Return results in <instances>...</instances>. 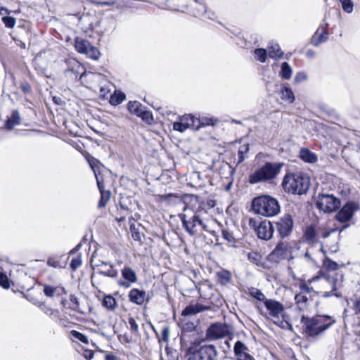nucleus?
<instances>
[{"label":"nucleus","mask_w":360,"mask_h":360,"mask_svg":"<svg viewBox=\"0 0 360 360\" xmlns=\"http://www.w3.org/2000/svg\"><path fill=\"white\" fill-rule=\"evenodd\" d=\"M182 223V227L186 232L192 237L199 236L202 231H207V225L201 218L200 210L195 211L185 205L183 212L178 214Z\"/></svg>","instance_id":"f257e3e1"},{"label":"nucleus","mask_w":360,"mask_h":360,"mask_svg":"<svg viewBox=\"0 0 360 360\" xmlns=\"http://www.w3.org/2000/svg\"><path fill=\"white\" fill-rule=\"evenodd\" d=\"M336 321L328 315H317L308 318L302 316L301 323L306 335L315 338L331 327Z\"/></svg>","instance_id":"f03ea898"},{"label":"nucleus","mask_w":360,"mask_h":360,"mask_svg":"<svg viewBox=\"0 0 360 360\" xmlns=\"http://www.w3.org/2000/svg\"><path fill=\"white\" fill-rule=\"evenodd\" d=\"M282 186L286 193L302 195L309 188V179L302 172L287 173L283 177Z\"/></svg>","instance_id":"7ed1b4c3"},{"label":"nucleus","mask_w":360,"mask_h":360,"mask_svg":"<svg viewBox=\"0 0 360 360\" xmlns=\"http://www.w3.org/2000/svg\"><path fill=\"white\" fill-rule=\"evenodd\" d=\"M283 166L281 162H266L249 175L248 182L250 184L269 182L279 174Z\"/></svg>","instance_id":"20e7f679"},{"label":"nucleus","mask_w":360,"mask_h":360,"mask_svg":"<svg viewBox=\"0 0 360 360\" xmlns=\"http://www.w3.org/2000/svg\"><path fill=\"white\" fill-rule=\"evenodd\" d=\"M252 210L264 217H273L280 212L278 200L269 195H261L255 198L252 202Z\"/></svg>","instance_id":"39448f33"},{"label":"nucleus","mask_w":360,"mask_h":360,"mask_svg":"<svg viewBox=\"0 0 360 360\" xmlns=\"http://www.w3.org/2000/svg\"><path fill=\"white\" fill-rule=\"evenodd\" d=\"M264 304L268 311V314L266 315V317L271 319L274 324L284 328V325L288 324V323L280 319L283 316V313L285 311L283 304L278 301L271 299L265 300Z\"/></svg>","instance_id":"423d86ee"},{"label":"nucleus","mask_w":360,"mask_h":360,"mask_svg":"<svg viewBox=\"0 0 360 360\" xmlns=\"http://www.w3.org/2000/svg\"><path fill=\"white\" fill-rule=\"evenodd\" d=\"M218 352L213 345H205L198 349L189 347L186 351L187 360H216Z\"/></svg>","instance_id":"0eeeda50"},{"label":"nucleus","mask_w":360,"mask_h":360,"mask_svg":"<svg viewBox=\"0 0 360 360\" xmlns=\"http://www.w3.org/2000/svg\"><path fill=\"white\" fill-rule=\"evenodd\" d=\"M232 334L231 326L225 323L215 322L211 323L205 331V340L215 341Z\"/></svg>","instance_id":"6e6552de"},{"label":"nucleus","mask_w":360,"mask_h":360,"mask_svg":"<svg viewBox=\"0 0 360 360\" xmlns=\"http://www.w3.org/2000/svg\"><path fill=\"white\" fill-rule=\"evenodd\" d=\"M316 207L324 212H333L340 207V200L332 194L319 193L315 198Z\"/></svg>","instance_id":"1a4fd4ad"},{"label":"nucleus","mask_w":360,"mask_h":360,"mask_svg":"<svg viewBox=\"0 0 360 360\" xmlns=\"http://www.w3.org/2000/svg\"><path fill=\"white\" fill-rule=\"evenodd\" d=\"M249 225L255 229L259 239L269 240L273 237L275 227L269 220L264 219L258 221L251 218L249 219Z\"/></svg>","instance_id":"9d476101"},{"label":"nucleus","mask_w":360,"mask_h":360,"mask_svg":"<svg viewBox=\"0 0 360 360\" xmlns=\"http://www.w3.org/2000/svg\"><path fill=\"white\" fill-rule=\"evenodd\" d=\"M274 224L278 236L281 239H284L290 236L292 233L294 227L293 217L290 214H285L279 217L274 222Z\"/></svg>","instance_id":"9b49d317"},{"label":"nucleus","mask_w":360,"mask_h":360,"mask_svg":"<svg viewBox=\"0 0 360 360\" xmlns=\"http://www.w3.org/2000/svg\"><path fill=\"white\" fill-rule=\"evenodd\" d=\"M75 48L78 53L85 54L91 59L97 60L99 58V50L92 46L87 39L76 37L75 39Z\"/></svg>","instance_id":"f8f14e48"},{"label":"nucleus","mask_w":360,"mask_h":360,"mask_svg":"<svg viewBox=\"0 0 360 360\" xmlns=\"http://www.w3.org/2000/svg\"><path fill=\"white\" fill-rule=\"evenodd\" d=\"M359 210V205L354 201L346 202L335 215L337 221L341 223L348 222L354 216V212Z\"/></svg>","instance_id":"ddd939ff"},{"label":"nucleus","mask_w":360,"mask_h":360,"mask_svg":"<svg viewBox=\"0 0 360 360\" xmlns=\"http://www.w3.org/2000/svg\"><path fill=\"white\" fill-rule=\"evenodd\" d=\"M288 243L279 241L274 249L268 255L267 260L271 263L278 264L287 258Z\"/></svg>","instance_id":"4468645a"},{"label":"nucleus","mask_w":360,"mask_h":360,"mask_svg":"<svg viewBox=\"0 0 360 360\" xmlns=\"http://www.w3.org/2000/svg\"><path fill=\"white\" fill-rule=\"evenodd\" d=\"M233 354L236 360H255L249 354V349L247 345L240 340H237L233 346Z\"/></svg>","instance_id":"2eb2a0df"},{"label":"nucleus","mask_w":360,"mask_h":360,"mask_svg":"<svg viewBox=\"0 0 360 360\" xmlns=\"http://www.w3.org/2000/svg\"><path fill=\"white\" fill-rule=\"evenodd\" d=\"M328 24L326 23L325 25H321L317 29L311 39L313 46H318L320 44L327 41L328 38Z\"/></svg>","instance_id":"dca6fc26"},{"label":"nucleus","mask_w":360,"mask_h":360,"mask_svg":"<svg viewBox=\"0 0 360 360\" xmlns=\"http://www.w3.org/2000/svg\"><path fill=\"white\" fill-rule=\"evenodd\" d=\"M322 275L323 274H321V275L314 276L312 278L309 279L307 281V283L306 281L301 282L299 285L300 292L306 295H309V297L311 299H312V297L314 295H318L319 292L316 291L312 287L309 286V284L322 278Z\"/></svg>","instance_id":"f3484780"},{"label":"nucleus","mask_w":360,"mask_h":360,"mask_svg":"<svg viewBox=\"0 0 360 360\" xmlns=\"http://www.w3.org/2000/svg\"><path fill=\"white\" fill-rule=\"evenodd\" d=\"M322 278H323V281L331 284V291L330 292H324L322 296L325 298L335 296L336 297H340L342 295L339 292H337V290L338 288V280L337 276H330L328 275L323 274Z\"/></svg>","instance_id":"a211bd4d"},{"label":"nucleus","mask_w":360,"mask_h":360,"mask_svg":"<svg viewBox=\"0 0 360 360\" xmlns=\"http://www.w3.org/2000/svg\"><path fill=\"white\" fill-rule=\"evenodd\" d=\"M122 276L126 281H119L118 284L125 288L130 287L131 283H136L137 281L136 272L131 267L124 266L122 270Z\"/></svg>","instance_id":"6ab92c4d"},{"label":"nucleus","mask_w":360,"mask_h":360,"mask_svg":"<svg viewBox=\"0 0 360 360\" xmlns=\"http://www.w3.org/2000/svg\"><path fill=\"white\" fill-rule=\"evenodd\" d=\"M210 309V307L205 306L200 303H196L195 304H189L181 311V316H186L196 314L197 313L209 310Z\"/></svg>","instance_id":"aec40b11"},{"label":"nucleus","mask_w":360,"mask_h":360,"mask_svg":"<svg viewBox=\"0 0 360 360\" xmlns=\"http://www.w3.org/2000/svg\"><path fill=\"white\" fill-rule=\"evenodd\" d=\"M146 292L137 288H133L129 292V301L138 305H141L144 302Z\"/></svg>","instance_id":"412c9836"},{"label":"nucleus","mask_w":360,"mask_h":360,"mask_svg":"<svg viewBox=\"0 0 360 360\" xmlns=\"http://www.w3.org/2000/svg\"><path fill=\"white\" fill-rule=\"evenodd\" d=\"M38 305L40 309L46 314L49 315L53 320L57 321L60 319V312L58 310L53 309L45 304L44 302L34 303Z\"/></svg>","instance_id":"4be33fe9"},{"label":"nucleus","mask_w":360,"mask_h":360,"mask_svg":"<svg viewBox=\"0 0 360 360\" xmlns=\"http://www.w3.org/2000/svg\"><path fill=\"white\" fill-rule=\"evenodd\" d=\"M319 231H316V227L313 224L307 226L304 231V238L309 243H314L316 241V237Z\"/></svg>","instance_id":"5701e85b"},{"label":"nucleus","mask_w":360,"mask_h":360,"mask_svg":"<svg viewBox=\"0 0 360 360\" xmlns=\"http://www.w3.org/2000/svg\"><path fill=\"white\" fill-rule=\"evenodd\" d=\"M20 122V113L18 110H14L12 112L11 117H8V119L6 120L4 127L8 130H11L15 126L19 124Z\"/></svg>","instance_id":"b1692460"},{"label":"nucleus","mask_w":360,"mask_h":360,"mask_svg":"<svg viewBox=\"0 0 360 360\" xmlns=\"http://www.w3.org/2000/svg\"><path fill=\"white\" fill-rule=\"evenodd\" d=\"M299 157L307 163H315L318 160L315 153L305 148L300 150Z\"/></svg>","instance_id":"393cba45"},{"label":"nucleus","mask_w":360,"mask_h":360,"mask_svg":"<svg viewBox=\"0 0 360 360\" xmlns=\"http://www.w3.org/2000/svg\"><path fill=\"white\" fill-rule=\"evenodd\" d=\"M309 299L310 298L307 297V295L302 293L301 292L295 295V301L299 310L303 311L307 308Z\"/></svg>","instance_id":"a878e982"},{"label":"nucleus","mask_w":360,"mask_h":360,"mask_svg":"<svg viewBox=\"0 0 360 360\" xmlns=\"http://www.w3.org/2000/svg\"><path fill=\"white\" fill-rule=\"evenodd\" d=\"M281 98L289 103L295 101V96L292 89L287 86H283L281 89Z\"/></svg>","instance_id":"bb28decb"},{"label":"nucleus","mask_w":360,"mask_h":360,"mask_svg":"<svg viewBox=\"0 0 360 360\" xmlns=\"http://www.w3.org/2000/svg\"><path fill=\"white\" fill-rule=\"evenodd\" d=\"M145 107L139 101H129L127 104L128 110L136 116H139Z\"/></svg>","instance_id":"cd10ccee"},{"label":"nucleus","mask_w":360,"mask_h":360,"mask_svg":"<svg viewBox=\"0 0 360 360\" xmlns=\"http://www.w3.org/2000/svg\"><path fill=\"white\" fill-rule=\"evenodd\" d=\"M63 256H57L53 255L48 258L47 259V265L53 268H64L65 266V262H63L61 261V258Z\"/></svg>","instance_id":"c85d7f7f"},{"label":"nucleus","mask_w":360,"mask_h":360,"mask_svg":"<svg viewBox=\"0 0 360 360\" xmlns=\"http://www.w3.org/2000/svg\"><path fill=\"white\" fill-rule=\"evenodd\" d=\"M102 264H105V266H109L110 269L104 271V270H98V274L100 275H103L105 276L115 278L118 276V271L116 269H113V265L110 262H102Z\"/></svg>","instance_id":"c756f323"},{"label":"nucleus","mask_w":360,"mask_h":360,"mask_svg":"<svg viewBox=\"0 0 360 360\" xmlns=\"http://www.w3.org/2000/svg\"><path fill=\"white\" fill-rule=\"evenodd\" d=\"M283 52L279 47L278 44H272L269 46L268 56L269 58L273 59H278L283 57Z\"/></svg>","instance_id":"7c9ffc66"},{"label":"nucleus","mask_w":360,"mask_h":360,"mask_svg":"<svg viewBox=\"0 0 360 360\" xmlns=\"http://www.w3.org/2000/svg\"><path fill=\"white\" fill-rule=\"evenodd\" d=\"M186 119H181L180 122H174L172 124L173 129L179 132H184L188 128H193V122H186Z\"/></svg>","instance_id":"2f4dec72"},{"label":"nucleus","mask_w":360,"mask_h":360,"mask_svg":"<svg viewBox=\"0 0 360 360\" xmlns=\"http://www.w3.org/2000/svg\"><path fill=\"white\" fill-rule=\"evenodd\" d=\"M102 305L107 309L113 311L117 307L116 300L110 295H105L102 302Z\"/></svg>","instance_id":"473e14b6"},{"label":"nucleus","mask_w":360,"mask_h":360,"mask_svg":"<svg viewBox=\"0 0 360 360\" xmlns=\"http://www.w3.org/2000/svg\"><path fill=\"white\" fill-rule=\"evenodd\" d=\"M217 277L221 285H226L231 281V274L229 271L223 269L217 272Z\"/></svg>","instance_id":"72a5a7b5"},{"label":"nucleus","mask_w":360,"mask_h":360,"mask_svg":"<svg viewBox=\"0 0 360 360\" xmlns=\"http://www.w3.org/2000/svg\"><path fill=\"white\" fill-rule=\"evenodd\" d=\"M126 99V95L122 91L115 92L110 97V103L112 105H117Z\"/></svg>","instance_id":"f704fd0d"},{"label":"nucleus","mask_w":360,"mask_h":360,"mask_svg":"<svg viewBox=\"0 0 360 360\" xmlns=\"http://www.w3.org/2000/svg\"><path fill=\"white\" fill-rule=\"evenodd\" d=\"M292 68L287 62H283L281 64V70L280 75L285 79H289L292 75Z\"/></svg>","instance_id":"c9c22d12"},{"label":"nucleus","mask_w":360,"mask_h":360,"mask_svg":"<svg viewBox=\"0 0 360 360\" xmlns=\"http://www.w3.org/2000/svg\"><path fill=\"white\" fill-rule=\"evenodd\" d=\"M254 53L256 57V60L259 61L260 63H265L266 60V58L268 56L267 51L266 49L262 48L255 49L254 51Z\"/></svg>","instance_id":"e433bc0d"},{"label":"nucleus","mask_w":360,"mask_h":360,"mask_svg":"<svg viewBox=\"0 0 360 360\" xmlns=\"http://www.w3.org/2000/svg\"><path fill=\"white\" fill-rule=\"evenodd\" d=\"M248 150H249V145L248 144H243L239 147L238 152V165L245 160V159L247 158V156H245V154L248 152Z\"/></svg>","instance_id":"4c0bfd02"},{"label":"nucleus","mask_w":360,"mask_h":360,"mask_svg":"<svg viewBox=\"0 0 360 360\" xmlns=\"http://www.w3.org/2000/svg\"><path fill=\"white\" fill-rule=\"evenodd\" d=\"M249 294L254 297L255 299L259 300V301H264L265 300V295L259 289L255 288H251L249 289Z\"/></svg>","instance_id":"58836bf2"},{"label":"nucleus","mask_w":360,"mask_h":360,"mask_svg":"<svg viewBox=\"0 0 360 360\" xmlns=\"http://www.w3.org/2000/svg\"><path fill=\"white\" fill-rule=\"evenodd\" d=\"M139 117H141V120L146 122L147 124H150L153 122V117L152 112L149 110H147L146 107L143 110V111H141V113Z\"/></svg>","instance_id":"ea45409f"},{"label":"nucleus","mask_w":360,"mask_h":360,"mask_svg":"<svg viewBox=\"0 0 360 360\" xmlns=\"http://www.w3.org/2000/svg\"><path fill=\"white\" fill-rule=\"evenodd\" d=\"M323 266L328 271H335L338 268V264L328 257L323 260Z\"/></svg>","instance_id":"a19ab883"},{"label":"nucleus","mask_w":360,"mask_h":360,"mask_svg":"<svg viewBox=\"0 0 360 360\" xmlns=\"http://www.w3.org/2000/svg\"><path fill=\"white\" fill-rule=\"evenodd\" d=\"M70 335H72V338L79 340L81 342L84 344L89 343L88 337L79 331L72 330L70 331Z\"/></svg>","instance_id":"79ce46f5"},{"label":"nucleus","mask_w":360,"mask_h":360,"mask_svg":"<svg viewBox=\"0 0 360 360\" xmlns=\"http://www.w3.org/2000/svg\"><path fill=\"white\" fill-rule=\"evenodd\" d=\"M129 230L131 234V237L134 240L141 241V236L139 232V229L136 226L134 223H131L129 225Z\"/></svg>","instance_id":"37998d69"},{"label":"nucleus","mask_w":360,"mask_h":360,"mask_svg":"<svg viewBox=\"0 0 360 360\" xmlns=\"http://www.w3.org/2000/svg\"><path fill=\"white\" fill-rule=\"evenodd\" d=\"M89 165H90L91 168L92 169V170L94 171V173L95 174V176H96V183H97L98 188L100 193L105 192L106 191L104 189V187H105L104 182H103V180H101L98 177V175L96 174V166L94 164H93L92 162H89Z\"/></svg>","instance_id":"c03bdc74"},{"label":"nucleus","mask_w":360,"mask_h":360,"mask_svg":"<svg viewBox=\"0 0 360 360\" xmlns=\"http://www.w3.org/2000/svg\"><path fill=\"white\" fill-rule=\"evenodd\" d=\"M80 70H84V68L82 67L77 62L75 63V66L72 68H69L66 70V73H72L75 77L77 78L79 75H80L79 77H82L83 73H80Z\"/></svg>","instance_id":"a18cd8bd"},{"label":"nucleus","mask_w":360,"mask_h":360,"mask_svg":"<svg viewBox=\"0 0 360 360\" xmlns=\"http://www.w3.org/2000/svg\"><path fill=\"white\" fill-rule=\"evenodd\" d=\"M100 193H101V198L98 201V207L99 208H102L106 205L107 202L110 200V191H105V192H102Z\"/></svg>","instance_id":"49530a36"},{"label":"nucleus","mask_w":360,"mask_h":360,"mask_svg":"<svg viewBox=\"0 0 360 360\" xmlns=\"http://www.w3.org/2000/svg\"><path fill=\"white\" fill-rule=\"evenodd\" d=\"M341 3L342 9L347 13H351L353 11L354 4L351 0H339Z\"/></svg>","instance_id":"de8ad7c7"},{"label":"nucleus","mask_w":360,"mask_h":360,"mask_svg":"<svg viewBox=\"0 0 360 360\" xmlns=\"http://www.w3.org/2000/svg\"><path fill=\"white\" fill-rule=\"evenodd\" d=\"M248 259L250 262L254 263L257 265H259V264L261 262L260 255L255 252H250L248 255Z\"/></svg>","instance_id":"09e8293b"},{"label":"nucleus","mask_w":360,"mask_h":360,"mask_svg":"<svg viewBox=\"0 0 360 360\" xmlns=\"http://www.w3.org/2000/svg\"><path fill=\"white\" fill-rule=\"evenodd\" d=\"M2 21L8 28H13L16 22L15 18L12 16H4Z\"/></svg>","instance_id":"8fccbe9b"},{"label":"nucleus","mask_w":360,"mask_h":360,"mask_svg":"<svg viewBox=\"0 0 360 360\" xmlns=\"http://www.w3.org/2000/svg\"><path fill=\"white\" fill-rule=\"evenodd\" d=\"M0 285L5 289L10 288V283L8 276L0 271Z\"/></svg>","instance_id":"3c124183"},{"label":"nucleus","mask_w":360,"mask_h":360,"mask_svg":"<svg viewBox=\"0 0 360 360\" xmlns=\"http://www.w3.org/2000/svg\"><path fill=\"white\" fill-rule=\"evenodd\" d=\"M70 308L72 309V310H74V311H79V300H78V298L75 296V295H71L70 297Z\"/></svg>","instance_id":"603ef678"},{"label":"nucleus","mask_w":360,"mask_h":360,"mask_svg":"<svg viewBox=\"0 0 360 360\" xmlns=\"http://www.w3.org/2000/svg\"><path fill=\"white\" fill-rule=\"evenodd\" d=\"M56 290V288H55V287L48 285H44L43 291H44V295L47 297H53Z\"/></svg>","instance_id":"864d4df0"},{"label":"nucleus","mask_w":360,"mask_h":360,"mask_svg":"<svg viewBox=\"0 0 360 360\" xmlns=\"http://www.w3.org/2000/svg\"><path fill=\"white\" fill-rule=\"evenodd\" d=\"M20 88L25 94H30L32 92L31 85L27 82H21Z\"/></svg>","instance_id":"5fc2aeb1"},{"label":"nucleus","mask_w":360,"mask_h":360,"mask_svg":"<svg viewBox=\"0 0 360 360\" xmlns=\"http://www.w3.org/2000/svg\"><path fill=\"white\" fill-rule=\"evenodd\" d=\"M120 206L122 210H124L128 212H133V204L131 200H129V205H127L125 202V200H122L120 202Z\"/></svg>","instance_id":"6e6d98bb"},{"label":"nucleus","mask_w":360,"mask_h":360,"mask_svg":"<svg viewBox=\"0 0 360 360\" xmlns=\"http://www.w3.org/2000/svg\"><path fill=\"white\" fill-rule=\"evenodd\" d=\"M169 326H166L162 330L161 340H160L159 341L160 342L162 340L163 342H167L169 340Z\"/></svg>","instance_id":"4d7b16f0"},{"label":"nucleus","mask_w":360,"mask_h":360,"mask_svg":"<svg viewBox=\"0 0 360 360\" xmlns=\"http://www.w3.org/2000/svg\"><path fill=\"white\" fill-rule=\"evenodd\" d=\"M82 265V259L80 257L73 258L70 262V268L72 270H76Z\"/></svg>","instance_id":"13d9d810"},{"label":"nucleus","mask_w":360,"mask_h":360,"mask_svg":"<svg viewBox=\"0 0 360 360\" xmlns=\"http://www.w3.org/2000/svg\"><path fill=\"white\" fill-rule=\"evenodd\" d=\"M129 326H130V330L134 333H138V332H139V326L136 323V320L134 318L130 317L129 319Z\"/></svg>","instance_id":"bf43d9fd"},{"label":"nucleus","mask_w":360,"mask_h":360,"mask_svg":"<svg viewBox=\"0 0 360 360\" xmlns=\"http://www.w3.org/2000/svg\"><path fill=\"white\" fill-rule=\"evenodd\" d=\"M195 8L197 9V15H201L206 13L207 8L206 6L201 3H198L197 1H195Z\"/></svg>","instance_id":"052dcab7"},{"label":"nucleus","mask_w":360,"mask_h":360,"mask_svg":"<svg viewBox=\"0 0 360 360\" xmlns=\"http://www.w3.org/2000/svg\"><path fill=\"white\" fill-rule=\"evenodd\" d=\"M307 79V75L304 72H299L296 74L295 77V81L296 82H302L304 80Z\"/></svg>","instance_id":"680f3d73"},{"label":"nucleus","mask_w":360,"mask_h":360,"mask_svg":"<svg viewBox=\"0 0 360 360\" xmlns=\"http://www.w3.org/2000/svg\"><path fill=\"white\" fill-rule=\"evenodd\" d=\"M83 355L86 359L91 360L94 357V352L91 349H85L84 351Z\"/></svg>","instance_id":"e2e57ef3"},{"label":"nucleus","mask_w":360,"mask_h":360,"mask_svg":"<svg viewBox=\"0 0 360 360\" xmlns=\"http://www.w3.org/2000/svg\"><path fill=\"white\" fill-rule=\"evenodd\" d=\"M353 309L355 311V314H360V299L356 300L354 302Z\"/></svg>","instance_id":"0e129e2a"},{"label":"nucleus","mask_w":360,"mask_h":360,"mask_svg":"<svg viewBox=\"0 0 360 360\" xmlns=\"http://www.w3.org/2000/svg\"><path fill=\"white\" fill-rule=\"evenodd\" d=\"M116 0H94V3L103 5H110L115 2Z\"/></svg>","instance_id":"69168bd1"},{"label":"nucleus","mask_w":360,"mask_h":360,"mask_svg":"<svg viewBox=\"0 0 360 360\" xmlns=\"http://www.w3.org/2000/svg\"><path fill=\"white\" fill-rule=\"evenodd\" d=\"M216 205V200L210 199L207 200L206 203L205 204V206L208 209H212Z\"/></svg>","instance_id":"338daca9"},{"label":"nucleus","mask_w":360,"mask_h":360,"mask_svg":"<svg viewBox=\"0 0 360 360\" xmlns=\"http://www.w3.org/2000/svg\"><path fill=\"white\" fill-rule=\"evenodd\" d=\"M105 360H117V357L112 353H108L105 354Z\"/></svg>","instance_id":"774afa93"}]
</instances>
